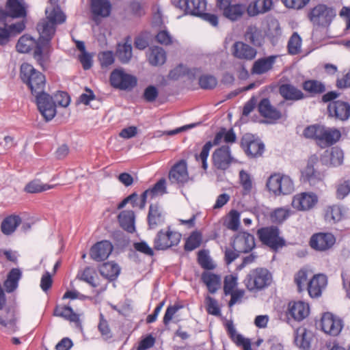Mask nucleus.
<instances>
[{"instance_id": "obj_1", "label": "nucleus", "mask_w": 350, "mask_h": 350, "mask_svg": "<svg viewBox=\"0 0 350 350\" xmlns=\"http://www.w3.org/2000/svg\"><path fill=\"white\" fill-rule=\"evenodd\" d=\"M20 77L30 89L31 94L36 96L38 108L44 119L46 121L52 120L55 116V109L52 97L44 92L45 76L32 65L23 63L20 68Z\"/></svg>"}, {"instance_id": "obj_2", "label": "nucleus", "mask_w": 350, "mask_h": 350, "mask_svg": "<svg viewBox=\"0 0 350 350\" xmlns=\"http://www.w3.org/2000/svg\"><path fill=\"white\" fill-rule=\"evenodd\" d=\"M45 12L46 18L41 20L37 25L40 36L36 42L33 51V58L42 67L49 59V57H44L43 52L50 45L55 32L56 25L63 23L66 18L58 5H51L46 8Z\"/></svg>"}, {"instance_id": "obj_3", "label": "nucleus", "mask_w": 350, "mask_h": 350, "mask_svg": "<svg viewBox=\"0 0 350 350\" xmlns=\"http://www.w3.org/2000/svg\"><path fill=\"white\" fill-rule=\"evenodd\" d=\"M303 135L306 138L315 139L321 147L326 148L336 144L340 139L341 133L336 129L315 124L308 126L304 130Z\"/></svg>"}, {"instance_id": "obj_4", "label": "nucleus", "mask_w": 350, "mask_h": 350, "mask_svg": "<svg viewBox=\"0 0 350 350\" xmlns=\"http://www.w3.org/2000/svg\"><path fill=\"white\" fill-rule=\"evenodd\" d=\"M271 282V275L267 269H252L245 279V284L250 291L255 292L267 287Z\"/></svg>"}, {"instance_id": "obj_5", "label": "nucleus", "mask_w": 350, "mask_h": 350, "mask_svg": "<svg viewBox=\"0 0 350 350\" xmlns=\"http://www.w3.org/2000/svg\"><path fill=\"white\" fill-rule=\"evenodd\" d=\"M280 230L277 226L263 227L257 230V235L262 244L273 251H277L285 245L286 241L280 236Z\"/></svg>"}, {"instance_id": "obj_6", "label": "nucleus", "mask_w": 350, "mask_h": 350, "mask_svg": "<svg viewBox=\"0 0 350 350\" xmlns=\"http://www.w3.org/2000/svg\"><path fill=\"white\" fill-rule=\"evenodd\" d=\"M180 233L171 230L168 226L166 229L160 230L153 240V246L155 250H166L173 246L177 245L181 239Z\"/></svg>"}, {"instance_id": "obj_7", "label": "nucleus", "mask_w": 350, "mask_h": 350, "mask_svg": "<svg viewBox=\"0 0 350 350\" xmlns=\"http://www.w3.org/2000/svg\"><path fill=\"white\" fill-rule=\"evenodd\" d=\"M267 187L275 195H288L294 191V185L291 178L288 176H281L277 174L269 178Z\"/></svg>"}, {"instance_id": "obj_8", "label": "nucleus", "mask_w": 350, "mask_h": 350, "mask_svg": "<svg viewBox=\"0 0 350 350\" xmlns=\"http://www.w3.org/2000/svg\"><path fill=\"white\" fill-rule=\"evenodd\" d=\"M336 16L335 10L324 4H319L310 11L308 18L315 25L327 27Z\"/></svg>"}, {"instance_id": "obj_9", "label": "nucleus", "mask_w": 350, "mask_h": 350, "mask_svg": "<svg viewBox=\"0 0 350 350\" xmlns=\"http://www.w3.org/2000/svg\"><path fill=\"white\" fill-rule=\"evenodd\" d=\"M109 81L112 87L127 91L131 90L137 83L135 77L127 74L120 69H115L111 72Z\"/></svg>"}, {"instance_id": "obj_10", "label": "nucleus", "mask_w": 350, "mask_h": 350, "mask_svg": "<svg viewBox=\"0 0 350 350\" xmlns=\"http://www.w3.org/2000/svg\"><path fill=\"white\" fill-rule=\"evenodd\" d=\"M241 147L247 156L250 158H256L262 156L265 150L263 142L250 133H246L241 137Z\"/></svg>"}, {"instance_id": "obj_11", "label": "nucleus", "mask_w": 350, "mask_h": 350, "mask_svg": "<svg viewBox=\"0 0 350 350\" xmlns=\"http://www.w3.org/2000/svg\"><path fill=\"white\" fill-rule=\"evenodd\" d=\"M236 161L227 145L217 148L212 154L213 165L218 170L226 171Z\"/></svg>"}, {"instance_id": "obj_12", "label": "nucleus", "mask_w": 350, "mask_h": 350, "mask_svg": "<svg viewBox=\"0 0 350 350\" xmlns=\"http://www.w3.org/2000/svg\"><path fill=\"white\" fill-rule=\"evenodd\" d=\"M26 15V9L18 0H8L5 10L0 8V23L6 24L8 17L18 18L25 17Z\"/></svg>"}, {"instance_id": "obj_13", "label": "nucleus", "mask_w": 350, "mask_h": 350, "mask_svg": "<svg viewBox=\"0 0 350 350\" xmlns=\"http://www.w3.org/2000/svg\"><path fill=\"white\" fill-rule=\"evenodd\" d=\"M173 5L184 11L185 14H190L197 16L202 14L206 8V0H173Z\"/></svg>"}, {"instance_id": "obj_14", "label": "nucleus", "mask_w": 350, "mask_h": 350, "mask_svg": "<svg viewBox=\"0 0 350 350\" xmlns=\"http://www.w3.org/2000/svg\"><path fill=\"white\" fill-rule=\"evenodd\" d=\"M322 330L331 336H336L340 334L342 328V320L331 312H325L320 322Z\"/></svg>"}, {"instance_id": "obj_15", "label": "nucleus", "mask_w": 350, "mask_h": 350, "mask_svg": "<svg viewBox=\"0 0 350 350\" xmlns=\"http://www.w3.org/2000/svg\"><path fill=\"white\" fill-rule=\"evenodd\" d=\"M318 202V197L314 193L303 192L295 195L292 200V206L300 211L312 209Z\"/></svg>"}, {"instance_id": "obj_16", "label": "nucleus", "mask_w": 350, "mask_h": 350, "mask_svg": "<svg viewBox=\"0 0 350 350\" xmlns=\"http://www.w3.org/2000/svg\"><path fill=\"white\" fill-rule=\"evenodd\" d=\"M255 239L254 235L240 232L234 237L232 246L239 253H248L255 247Z\"/></svg>"}, {"instance_id": "obj_17", "label": "nucleus", "mask_w": 350, "mask_h": 350, "mask_svg": "<svg viewBox=\"0 0 350 350\" xmlns=\"http://www.w3.org/2000/svg\"><path fill=\"white\" fill-rule=\"evenodd\" d=\"M327 111L329 116L345 121L350 118V104L340 100L333 101L328 104Z\"/></svg>"}, {"instance_id": "obj_18", "label": "nucleus", "mask_w": 350, "mask_h": 350, "mask_svg": "<svg viewBox=\"0 0 350 350\" xmlns=\"http://www.w3.org/2000/svg\"><path fill=\"white\" fill-rule=\"evenodd\" d=\"M336 239L331 233H317L310 240V247L317 251H326L335 243Z\"/></svg>"}, {"instance_id": "obj_19", "label": "nucleus", "mask_w": 350, "mask_h": 350, "mask_svg": "<svg viewBox=\"0 0 350 350\" xmlns=\"http://www.w3.org/2000/svg\"><path fill=\"white\" fill-rule=\"evenodd\" d=\"M113 247L109 241L104 240L97 242L90 249L91 258L98 262L106 260L113 251Z\"/></svg>"}, {"instance_id": "obj_20", "label": "nucleus", "mask_w": 350, "mask_h": 350, "mask_svg": "<svg viewBox=\"0 0 350 350\" xmlns=\"http://www.w3.org/2000/svg\"><path fill=\"white\" fill-rule=\"evenodd\" d=\"M318 162V157L316 155H312L309 157L306 168L301 172V175L304 181H307L310 185H314L317 183L321 180L323 175L314 169V165Z\"/></svg>"}, {"instance_id": "obj_21", "label": "nucleus", "mask_w": 350, "mask_h": 350, "mask_svg": "<svg viewBox=\"0 0 350 350\" xmlns=\"http://www.w3.org/2000/svg\"><path fill=\"white\" fill-rule=\"evenodd\" d=\"M169 179L172 183L185 184L189 180L187 163L181 160L176 163L169 172Z\"/></svg>"}, {"instance_id": "obj_22", "label": "nucleus", "mask_w": 350, "mask_h": 350, "mask_svg": "<svg viewBox=\"0 0 350 350\" xmlns=\"http://www.w3.org/2000/svg\"><path fill=\"white\" fill-rule=\"evenodd\" d=\"M224 133L222 131V128H221L219 131L216 133L213 139V141L207 142L203 146L201 152L199 154H195L196 160L197 161H200L202 162V167L204 170H206V169L208 168L207 158L208 157L211 148L213 147V146H217L220 144L221 139H224Z\"/></svg>"}, {"instance_id": "obj_23", "label": "nucleus", "mask_w": 350, "mask_h": 350, "mask_svg": "<svg viewBox=\"0 0 350 350\" xmlns=\"http://www.w3.org/2000/svg\"><path fill=\"white\" fill-rule=\"evenodd\" d=\"M309 306L304 301H291L288 303L287 315L294 320L301 321L309 314Z\"/></svg>"}, {"instance_id": "obj_24", "label": "nucleus", "mask_w": 350, "mask_h": 350, "mask_svg": "<svg viewBox=\"0 0 350 350\" xmlns=\"http://www.w3.org/2000/svg\"><path fill=\"white\" fill-rule=\"evenodd\" d=\"M232 53L238 59L252 60L255 58L257 52L255 49L243 42H235L232 47Z\"/></svg>"}, {"instance_id": "obj_25", "label": "nucleus", "mask_w": 350, "mask_h": 350, "mask_svg": "<svg viewBox=\"0 0 350 350\" xmlns=\"http://www.w3.org/2000/svg\"><path fill=\"white\" fill-rule=\"evenodd\" d=\"M327 285V277L323 274L314 275L309 281L308 291L309 295L312 298L319 297L321 295L322 291Z\"/></svg>"}, {"instance_id": "obj_26", "label": "nucleus", "mask_w": 350, "mask_h": 350, "mask_svg": "<svg viewBox=\"0 0 350 350\" xmlns=\"http://www.w3.org/2000/svg\"><path fill=\"white\" fill-rule=\"evenodd\" d=\"M223 15L231 21L239 20L245 14L246 5L243 3L231 4L230 2L219 8Z\"/></svg>"}, {"instance_id": "obj_27", "label": "nucleus", "mask_w": 350, "mask_h": 350, "mask_svg": "<svg viewBox=\"0 0 350 350\" xmlns=\"http://www.w3.org/2000/svg\"><path fill=\"white\" fill-rule=\"evenodd\" d=\"M258 110L261 116L267 119L278 120L282 116L280 111L274 107L267 98H262L260 101Z\"/></svg>"}, {"instance_id": "obj_28", "label": "nucleus", "mask_w": 350, "mask_h": 350, "mask_svg": "<svg viewBox=\"0 0 350 350\" xmlns=\"http://www.w3.org/2000/svg\"><path fill=\"white\" fill-rule=\"evenodd\" d=\"M147 219L150 229H154L165 222V216L158 204L150 205Z\"/></svg>"}, {"instance_id": "obj_29", "label": "nucleus", "mask_w": 350, "mask_h": 350, "mask_svg": "<svg viewBox=\"0 0 350 350\" xmlns=\"http://www.w3.org/2000/svg\"><path fill=\"white\" fill-rule=\"evenodd\" d=\"M280 94L286 100H299L305 98L304 94L291 83L282 84L279 88Z\"/></svg>"}, {"instance_id": "obj_30", "label": "nucleus", "mask_w": 350, "mask_h": 350, "mask_svg": "<svg viewBox=\"0 0 350 350\" xmlns=\"http://www.w3.org/2000/svg\"><path fill=\"white\" fill-rule=\"evenodd\" d=\"M147 59L149 64L153 66H161L166 62V52L160 46L150 47L147 52Z\"/></svg>"}, {"instance_id": "obj_31", "label": "nucleus", "mask_w": 350, "mask_h": 350, "mask_svg": "<svg viewBox=\"0 0 350 350\" xmlns=\"http://www.w3.org/2000/svg\"><path fill=\"white\" fill-rule=\"evenodd\" d=\"M226 328L230 338L237 346L242 347L243 350H252L250 340L245 338L241 334H237L232 321H227Z\"/></svg>"}, {"instance_id": "obj_32", "label": "nucleus", "mask_w": 350, "mask_h": 350, "mask_svg": "<svg viewBox=\"0 0 350 350\" xmlns=\"http://www.w3.org/2000/svg\"><path fill=\"white\" fill-rule=\"evenodd\" d=\"M116 55L122 64H127L130 62L133 56L131 36H126L123 44H118Z\"/></svg>"}, {"instance_id": "obj_33", "label": "nucleus", "mask_w": 350, "mask_h": 350, "mask_svg": "<svg viewBox=\"0 0 350 350\" xmlns=\"http://www.w3.org/2000/svg\"><path fill=\"white\" fill-rule=\"evenodd\" d=\"M90 9L94 16L107 17L111 11V5L108 0H91Z\"/></svg>"}, {"instance_id": "obj_34", "label": "nucleus", "mask_w": 350, "mask_h": 350, "mask_svg": "<svg viewBox=\"0 0 350 350\" xmlns=\"http://www.w3.org/2000/svg\"><path fill=\"white\" fill-rule=\"evenodd\" d=\"M276 56L271 55L267 57L260 58L256 60L252 66V73L262 75L271 70L275 62Z\"/></svg>"}, {"instance_id": "obj_35", "label": "nucleus", "mask_w": 350, "mask_h": 350, "mask_svg": "<svg viewBox=\"0 0 350 350\" xmlns=\"http://www.w3.org/2000/svg\"><path fill=\"white\" fill-rule=\"evenodd\" d=\"M118 221L120 226L132 233L135 231V213L133 211H122L118 215Z\"/></svg>"}, {"instance_id": "obj_36", "label": "nucleus", "mask_w": 350, "mask_h": 350, "mask_svg": "<svg viewBox=\"0 0 350 350\" xmlns=\"http://www.w3.org/2000/svg\"><path fill=\"white\" fill-rule=\"evenodd\" d=\"M302 88L311 96L323 94L325 92V85L320 81L308 79L302 83Z\"/></svg>"}, {"instance_id": "obj_37", "label": "nucleus", "mask_w": 350, "mask_h": 350, "mask_svg": "<svg viewBox=\"0 0 350 350\" xmlns=\"http://www.w3.org/2000/svg\"><path fill=\"white\" fill-rule=\"evenodd\" d=\"M101 275L109 281L115 280L120 272L119 266L113 262L103 263L99 268Z\"/></svg>"}, {"instance_id": "obj_38", "label": "nucleus", "mask_w": 350, "mask_h": 350, "mask_svg": "<svg viewBox=\"0 0 350 350\" xmlns=\"http://www.w3.org/2000/svg\"><path fill=\"white\" fill-rule=\"evenodd\" d=\"M201 280L206 284L211 293H215L221 284L220 277L208 271H204L202 273Z\"/></svg>"}, {"instance_id": "obj_39", "label": "nucleus", "mask_w": 350, "mask_h": 350, "mask_svg": "<svg viewBox=\"0 0 350 350\" xmlns=\"http://www.w3.org/2000/svg\"><path fill=\"white\" fill-rule=\"evenodd\" d=\"M53 315L62 317L70 322L79 323V315L76 314L69 306H57L54 309Z\"/></svg>"}, {"instance_id": "obj_40", "label": "nucleus", "mask_w": 350, "mask_h": 350, "mask_svg": "<svg viewBox=\"0 0 350 350\" xmlns=\"http://www.w3.org/2000/svg\"><path fill=\"white\" fill-rule=\"evenodd\" d=\"M21 223V219L18 215L6 217L1 225V231L4 234L10 235L13 233L16 227Z\"/></svg>"}, {"instance_id": "obj_41", "label": "nucleus", "mask_w": 350, "mask_h": 350, "mask_svg": "<svg viewBox=\"0 0 350 350\" xmlns=\"http://www.w3.org/2000/svg\"><path fill=\"white\" fill-rule=\"evenodd\" d=\"M344 215L342 206L339 205L328 206L325 210V219L329 222L337 223L342 220Z\"/></svg>"}, {"instance_id": "obj_42", "label": "nucleus", "mask_w": 350, "mask_h": 350, "mask_svg": "<svg viewBox=\"0 0 350 350\" xmlns=\"http://www.w3.org/2000/svg\"><path fill=\"white\" fill-rule=\"evenodd\" d=\"M245 38L247 42L256 46H260L262 44L260 31L255 25L247 27L245 33Z\"/></svg>"}, {"instance_id": "obj_43", "label": "nucleus", "mask_w": 350, "mask_h": 350, "mask_svg": "<svg viewBox=\"0 0 350 350\" xmlns=\"http://www.w3.org/2000/svg\"><path fill=\"white\" fill-rule=\"evenodd\" d=\"M55 187V185L44 184L38 180H34L25 186V191L27 193H35L53 189Z\"/></svg>"}, {"instance_id": "obj_44", "label": "nucleus", "mask_w": 350, "mask_h": 350, "mask_svg": "<svg viewBox=\"0 0 350 350\" xmlns=\"http://www.w3.org/2000/svg\"><path fill=\"white\" fill-rule=\"evenodd\" d=\"M202 243V234L198 231L193 232L187 239L184 250L191 252L198 247Z\"/></svg>"}, {"instance_id": "obj_45", "label": "nucleus", "mask_w": 350, "mask_h": 350, "mask_svg": "<svg viewBox=\"0 0 350 350\" xmlns=\"http://www.w3.org/2000/svg\"><path fill=\"white\" fill-rule=\"evenodd\" d=\"M301 39L297 32H294L288 42V51L291 55H297L301 51Z\"/></svg>"}, {"instance_id": "obj_46", "label": "nucleus", "mask_w": 350, "mask_h": 350, "mask_svg": "<svg viewBox=\"0 0 350 350\" xmlns=\"http://www.w3.org/2000/svg\"><path fill=\"white\" fill-rule=\"evenodd\" d=\"M34 43V40L31 37L28 36H23L18 40L16 48L19 53H25L31 51Z\"/></svg>"}, {"instance_id": "obj_47", "label": "nucleus", "mask_w": 350, "mask_h": 350, "mask_svg": "<svg viewBox=\"0 0 350 350\" xmlns=\"http://www.w3.org/2000/svg\"><path fill=\"white\" fill-rule=\"evenodd\" d=\"M198 262L201 267L206 270H212L215 267L208 255V252L205 250L198 252Z\"/></svg>"}, {"instance_id": "obj_48", "label": "nucleus", "mask_w": 350, "mask_h": 350, "mask_svg": "<svg viewBox=\"0 0 350 350\" xmlns=\"http://www.w3.org/2000/svg\"><path fill=\"white\" fill-rule=\"evenodd\" d=\"M239 181L243 187V195L250 194L252 189V180L251 176L243 170L239 172Z\"/></svg>"}, {"instance_id": "obj_49", "label": "nucleus", "mask_w": 350, "mask_h": 350, "mask_svg": "<svg viewBox=\"0 0 350 350\" xmlns=\"http://www.w3.org/2000/svg\"><path fill=\"white\" fill-rule=\"evenodd\" d=\"M199 85L204 90H211L217 84V79L211 75H203L199 78Z\"/></svg>"}, {"instance_id": "obj_50", "label": "nucleus", "mask_w": 350, "mask_h": 350, "mask_svg": "<svg viewBox=\"0 0 350 350\" xmlns=\"http://www.w3.org/2000/svg\"><path fill=\"white\" fill-rule=\"evenodd\" d=\"M291 215V211L284 208L275 209L271 214V221L274 223H282L285 221Z\"/></svg>"}, {"instance_id": "obj_51", "label": "nucleus", "mask_w": 350, "mask_h": 350, "mask_svg": "<svg viewBox=\"0 0 350 350\" xmlns=\"http://www.w3.org/2000/svg\"><path fill=\"white\" fill-rule=\"evenodd\" d=\"M344 159L343 151L338 148L334 147L332 148L330 153V163L334 167L339 166L342 164Z\"/></svg>"}, {"instance_id": "obj_52", "label": "nucleus", "mask_w": 350, "mask_h": 350, "mask_svg": "<svg viewBox=\"0 0 350 350\" xmlns=\"http://www.w3.org/2000/svg\"><path fill=\"white\" fill-rule=\"evenodd\" d=\"M350 193V180L341 181L336 187V196L339 200H342Z\"/></svg>"}, {"instance_id": "obj_53", "label": "nucleus", "mask_w": 350, "mask_h": 350, "mask_svg": "<svg viewBox=\"0 0 350 350\" xmlns=\"http://www.w3.org/2000/svg\"><path fill=\"white\" fill-rule=\"evenodd\" d=\"M230 218L226 226L228 229L236 231L240 225V213L236 210H232L229 214Z\"/></svg>"}, {"instance_id": "obj_54", "label": "nucleus", "mask_w": 350, "mask_h": 350, "mask_svg": "<svg viewBox=\"0 0 350 350\" xmlns=\"http://www.w3.org/2000/svg\"><path fill=\"white\" fill-rule=\"evenodd\" d=\"M310 334L306 329L304 330L300 336H297L295 338V342L304 350H308L310 348Z\"/></svg>"}, {"instance_id": "obj_55", "label": "nucleus", "mask_w": 350, "mask_h": 350, "mask_svg": "<svg viewBox=\"0 0 350 350\" xmlns=\"http://www.w3.org/2000/svg\"><path fill=\"white\" fill-rule=\"evenodd\" d=\"M96 272L90 267H85L82 272L80 280L88 283L93 287H96L97 284L95 283Z\"/></svg>"}, {"instance_id": "obj_56", "label": "nucleus", "mask_w": 350, "mask_h": 350, "mask_svg": "<svg viewBox=\"0 0 350 350\" xmlns=\"http://www.w3.org/2000/svg\"><path fill=\"white\" fill-rule=\"evenodd\" d=\"M52 102L54 103L56 109V103L61 107H67L70 103V96L65 92H58L54 96V100L52 98Z\"/></svg>"}, {"instance_id": "obj_57", "label": "nucleus", "mask_w": 350, "mask_h": 350, "mask_svg": "<svg viewBox=\"0 0 350 350\" xmlns=\"http://www.w3.org/2000/svg\"><path fill=\"white\" fill-rule=\"evenodd\" d=\"M165 184V179L161 178L154 185L152 188H150L149 190L151 192V198L155 197L157 195H163L167 193Z\"/></svg>"}, {"instance_id": "obj_58", "label": "nucleus", "mask_w": 350, "mask_h": 350, "mask_svg": "<svg viewBox=\"0 0 350 350\" xmlns=\"http://www.w3.org/2000/svg\"><path fill=\"white\" fill-rule=\"evenodd\" d=\"M260 0H255L251 1L247 5H246V10L247 15L250 17H254L262 14L260 9Z\"/></svg>"}, {"instance_id": "obj_59", "label": "nucleus", "mask_w": 350, "mask_h": 350, "mask_svg": "<svg viewBox=\"0 0 350 350\" xmlns=\"http://www.w3.org/2000/svg\"><path fill=\"white\" fill-rule=\"evenodd\" d=\"M159 96V91L154 85L148 86L144 92L143 98L148 103H152L156 100Z\"/></svg>"}, {"instance_id": "obj_60", "label": "nucleus", "mask_w": 350, "mask_h": 350, "mask_svg": "<svg viewBox=\"0 0 350 350\" xmlns=\"http://www.w3.org/2000/svg\"><path fill=\"white\" fill-rule=\"evenodd\" d=\"M307 278L308 273L305 269H300L295 275L294 281L299 292L302 291L303 287L304 286V284L307 280Z\"/></svg>"}, {"instance_id": "obj_61", "label": "nucleus", "mask_w": 350, "mask_h": 350, "mask_svg": "<svg viewBox=\"0 0 350 350\" xmlns=\"http://www.w3.org/2000/svg\"><path fill=\"white\" fill-rule=\"evenodd\" d=\"M181 308H183V306L180 305H178V304L169 306L167 308L165 313L163 317V322L164 325H167L170 323V322L172 321L174 315Z\"/></svg>"}, {"instance_id": "obj_62", "label": "nucleus", "mask_w": 350, "mask_h": 350, "mask_svg": "<svg viewBox=\"0 0 350 350\" xmlns=\"http://www.w3.org/2000/svg\"><path fill=\"white\" fill-rule=\"evenodd\" d=\"M98 329L101 335L106 339L111 338V333L107 321L104 319L103 314H100V322L98 325Z\"/></svg>"}, {"instance_id": "obj_63", "label": "nucleus", "mask_w": 350, "mask_h": 350, "mask_svg": "<svg viewBox=\"0 0 350 350\" xmlns=\"http://www.w3.org/2000/svg\"><path fill=\"white\" fill-rule=\"evenodd\" d=\"M98 59L103 68L107 67L114 62L113 54L109 51L100 53L98 55Z\"/></svg>"}, {"instance_id": "obj_64", "label": "nucleus", "mask_w": 350, "mask_h": 350, "mask_svg": "<svg viewBox=\"0 0 350 350\" xmlns=\"http://www.w3.org/2000/svg\"><path fill=\"white\" fill-rule=\"evenodd\" d=\"M237 286V277L232 275H227L224 279V291L225 295H229Z\"/></svg>"}]
</instances>
